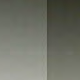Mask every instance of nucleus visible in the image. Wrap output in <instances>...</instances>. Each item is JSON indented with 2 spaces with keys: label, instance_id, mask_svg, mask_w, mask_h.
<instances>
[{
  "label": "nucleus",
  "instance_id": "nucleus-1",
  "mask_svg": "<svg viewBox=\"0 0 80 80\" xmlns=\"http://www.w3.org/2000/svg\"><path fill=\"white\" fill-rule=\"evenodd\" d=\"M48 75L49 73V67H50V24H48Z\"/></svg>",
  "mask_w": 80,
  "mask_h": 80
},
{
  "label": "nucleus",
  "instance_id": "nucleus-2",
  "mask_svg": "<svg viewBox=\"0 0 80 80\" xmlns=\"http://www.w3.org/2000/svg\"><path fill=\"white\" fill-rule=\"evenodd\" d=\"M46 4H47V0H46Z\"/></svg>",
  "mask_w": 80,
  "mask_h": 80
}]
</instances>
